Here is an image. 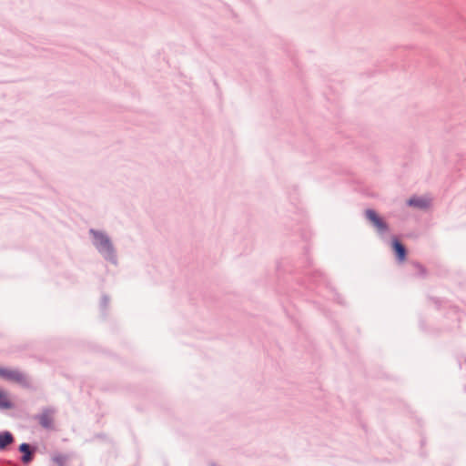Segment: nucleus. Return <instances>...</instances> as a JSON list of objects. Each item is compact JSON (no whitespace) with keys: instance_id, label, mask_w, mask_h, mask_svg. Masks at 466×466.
Instances as JSON below:
<instances>
[{"instance_id":"nucleus-3","label":"nucleus","mask_w":466,"mask_h":466,"mask_svg":"<svg viewBox=\"0 0 466 466\" xmlns=\"http://www.w3.org/2000/svg\"><path fill=\"white\" fill-rule=\"evenodd\" d=\"M367 218L377 228V229L380 232L385 231L387 229L386 223L382 220L381 218L372 209H368L366 211Z\"/></svg>"},{"instance_id":"nucleus-5","label":"nucleus","mask_w":466,"mask_h":466,"mask_svg":"<svg viewBox=\"0 0 466 466\" xmlns=\"http://www.w3.org/2000/svg\"><path fill=\"white\" fill-rule=\"evenodd\" d=\"M408 204L419 208H425L430 205V199L424 198H411L409 199Z\"/></svg>"},{"instance_id":"nucleus-6","label":"nucleus","mask_w":466,"mask_h":466,"mask_svg":"<svg viewBox=\"0 0 466 466\" xmlns=\"http://www.w3.org/2000/svg\"><path fill=\"white\" fill-rule=\"evenodd\" d=\"M14 441V438L10 432L0 433V450H4L7 445Z\"/></svg>"},{"instance_id":"nucleus-1","label":"nucleus","mask_w":466,"mask_h":466,"mask_svg":"<svg viewBox=\"0 0 466 466\" xmlns=\"http://www.w3.org/2000/svg\"><path fill=\"white\" fill-rule=\"evenodd\" d=\"M91 233L95 238L96 247L101 251L106 253H111L112 246L108 238L103 233L91 230Z\"/></svg>"},{"instance_id":"nucleus-2","label":"nucleus","mask_w":466,"mask_h":466,"mask_svg":"<svg viewBox=\"0 0 466 466\" xmlns=\"http://www.w3.org/2000/svg\"><path fill=\"white\" fill-rule=\"evenodd\" d=\"M0 377L10 381L25 383V377L17 370L0 368Z\"/></svg>"},{"instance_id":"nucleus-4","label":"nucleus","mask_w":466,"mask_h":466,"mask_svg":"<svg viewBox=\"0 0 466 466\" xmlns=\"http://www.w3.org/2000/svg\"><path fill=\"white\" fill-rule=\"evenodd\" d=\"M392 248L397 255V258L400 261H404L406 259V249L404 246L399 242L397 239L392 241Z\"/></svg>"},{"instance_id":"nucleus-7","label":"nucleus","mask_w":466,"mask_h":466,"mask_svg":"<svg viewBox=\"0 0 466 466\" xmlns=\"http://www.w3.org/2000/svg\"><path fill=\"white\" fill-rule=\"evenodd\" d=\"M19 450L21 452L24 453V455L22 457L23 462L28 463L29 461H32V454H31L30 447L28 444H26V443L21 444L19 447Z\"/></svg>"},{"instance_id":"nucleus-8","label":"nucleus","mask_w":466,"mask_h":466,"mask_svg":"<svg viewBox=\"0 0 466 466\" xmlns=\"http://www.w3.org/2000/svg\"><path fill=\"white\" fill-rule=\"evenodd\" d=\"M68 459L69 458L66 454L62 453L55 454L52 457V461L56 466H66Z\"/></svg>"},{"instance_id":"nucleus-9","label":"nucleus","mask_w":466,"mask_h":466,"mask_svg":"<svg viewBox=\"0 0 466 466\" xmlns=\"http://www.w3.org/2000/svg\"><path fill=\"white\" fill-rule=\"evenodd\" d=\"M12 407V403L8 399V396L3 390H0V409H10Z\"/></svg>"},{"instance_id":"nucleus-10","label":"nucleus","mask_w":466,"mask_h":466,"mask_svg":"<svg viewBox=\"0 0 466 466\" xmlns=\"http://www.w3.org/2000/svg\"><path fill=\"white\" fill-rule=\"evenodd\" d=\"M40 423L45 427H48L50 425L49 420L46 415H43L40 418Z\"/></svg>"}]
</instances>
